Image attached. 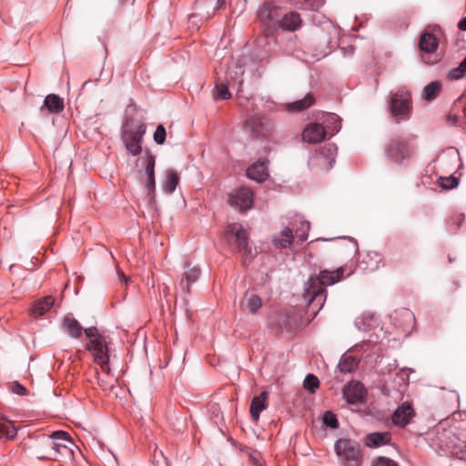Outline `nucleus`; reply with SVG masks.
<instances>
[{"label":"nucleus","instance_id":"423d86ee","mask_svg":"<svg viewBox=\"0 0 466 466\" xmlns=\"http://www.w3.org/2000/svg\"><path fill=\"white\" fill-rule=\"evenodd\" d=\"M279 9L274 6L272 4L268 3L265 4L259 10L258 17L261 20L267 21L268 23L274 24L275 22H279V26L283 30L288 31H295L301 25V18L299 13L297 12H289L283 15L280 20L279 16Z\"/></svg>","mask_w":466,"mask_h":466},{"label":"nucleus","instance_id":"c85d7f7f","mask_svg":"<svg viewBox=\"0 0 466 466\" xmlns=\"http://www.w3.org/2000/svg\"><path fill=\"white\" fill-rule=\"evenodd\" d=\"M315 103V97L311 93L307 94L302 99L289 103L287 106L289 111L300 112L308 109Z\"/></svg>","mask_w":466,"mask_h":466},{"label":"nucleus","instance_id":"37998d69","mask_svg":"<svg viewBox=\"0 0 466 466\" xmlns=\"http://www.w3.org/2000/svg\"><path fill=\"white\" fill-rule=\"evenodd\" d=\"M96 380H97V385L99 386V388L106 393H109L111 391V390L113 389V384L111 381H109L108 380H106V379H102L98 376V372L96 371Z\"/></svg>","mask_w":466,"mask_h":466},{"label":"nucleus","instance_id":"7c9ffc66","mask_svg":"<svg viewBox=\"0 0 466 466\" xmlns=\"http://www.w3.org/2000/svg\"><path fill=\"white\" fill-rule=\"evenodd\" d=\"M338 147L333 143H327L323 147L319 148V156L323 157L328 166L329 168L332 167L333 163L335 162V157L337 155Z\"/></svg>","mask_w":466,"mask_h":466},{"label":"nucleus","instance_id":"864d4df0","mask_svg":"<svg viewBox=\"0 0 466 466\" xmlns=\"http://www.w3.org/2000/svg\"><path fill=\"white\" fill-rule=\"evenodd\" d=\"M135 0H121L122 5H134Z\"/></svg>","mask_w":466,"mask_h":466},{"label":"nucleus","instance_id":"f8f14e48","mask_svg":"<svg viewBox=\"0 0 466 466\" xmlns=\"http://www.w3.org/2000/svg\"><path fill=\"white\" fill-rule=\"evenodd\" d=\"M415 416L416 411L412 403L410 401H403L392 413L391 421L397 427L405 428L413 422Z\"/></svg>","mask_w":466,"mask_h":466},{"label":"nucleus","instance_id":"bb28decb","mask_svg":"<svg viewBox=\"0 0 466 466\" xmlns=\"http://www.w3.org/2000/svg\"><path fill=\"white\" fill-rule=\"evenodd\" d=\"M17 433L13 422L0 413V439L13 440Z\"/></svg>","mask_w":466,"mask_h":466},{"label":"nucleus","instance_id":"58836bf2","mask_svg":"<svg viewBox=\"0 0 466 466\" xmlns=\"http://www.w3.org/2000/svg\"><path fill=\"white\" fill-rule=\"evenodd\" d=\"M75 444H67L65 443L59 449L56 451V460L58 461L62 458H71L73 456V447Z\"/></svg>","mask_w":466,"mask_h":466},{"label":"nucleus","instance_id":"473e14b6","mask_svg":"<svg viewBox=\"0 0 466 466\" xmlns=\"http://www.w3.org/2000/svg\"><path fill=\"white\" fill-rule=\"evenodd\" d=\"M441 86L442 85L440 81L431 82L423 88V98L427 101L434 100L439 96Z\"/></svg>","mask_w":466,"mask_h":466},{"label":"nucleus","instance_id":"de8ad7c7","mask_svg":"<svg viewBox=\"0 0 466 466\" xmlns=\"http://www.w3.org/2000/svg\"><path fill=\"white\" fill-rule=\"evenodd\" d=\"M458 26L460 30L466 31V17L460 21Z\"/></svg>","mask_w":466,"mask_h":466},{"label":"nucleus","instance_id":"a18cd8bd","mask_svg":"<svg viewBox=\"0 0 466 466\" xmlns=\"http://www.w3.org/2000/svg\"><path fill=\"white\" fill-rule=\"evenodd\" d=\"M11 390L14 393L21 395V396H23L26 393L25 387L17 381L14 382V384L11 387Z\"/></svg>","mask_w":466,"mask_h":466},{"label":"nucleus","instance_id":"c9c22d12","mask_svg":"<svg viewBox=\"0 0 466 466\" xmlns=\"http://www.w3.org/2000/svg\"><path fill=\"white\" fill-rule=\"evenodd\" d=\"M309 229V222L307 220H300V226L296 229V237L300 243L307 240Z\"/></svg>","mask_w":466,"mask_h":466},{"label":"nucleus","instance_id":"6ab92c4d","mask_svg":"<svg viewBox=\"0 0 466 466\" xmlns=\"http://www.w3.org/2000/svg\"><path fill=\"white\" fill-rule=\"evenodd\" d=\"M293 240V229L286 227L279 232V234L273 237L272 242L273 245L278 248H287L292 245Z\"/></svg>","mask_w":466,"mask_h":466},{"label":"nucleus","instance_id":"4c0bfd02","mask_svg":"<svg viewBox=\"0 0 466 466\" xmlns=\"http://www.w3.org/2000/svg\"><path fill=\"white\" fill-rule=\"evenodd\" d=\"M303 386L306 390L313 393L319 388V380L315 375L309 374L303 381Z\"/></svg>","mask_w":466,"mask_h":466},{"label":"nucleus","instance_id":"2eb2a0df","mask_svg":"<svg viewBox=\"0 0 466 466\" xmlns=\"http://www.w3.org/2000/svg\"><path fill=\"white\" fill-rule=\"evenodd\" d=\"M326 129L319 123H310L304 128L302 137L304 141L311 144L321 142L326 137Z\"/></svg>","mask_w":466,"mask_h":466},{"label":"nucleus","instance_id":"f257e3e1","mask_svg":"<svg viewBox=\"0 0 466 466\" xmlns=\"http://www.w3.org/2000/svg\"><path fill=\"white\" fill-rule=\"evenodd\" d=\"M427 441L438 454L466 461V423L449 428L441 423L427 433Z\"/></svg>","mask_w":466,"mask_h":466},{"label":"nucleus","instance_id":"412c9836","mask_svg":"<svg viewBox=\"0 0 466 466\" xmlns=\"http://www.w3.org/2000/svg\"><path fill=\"white\" fill-rule=\"evenodd\" d=\"M45 441L47 445H53L55 447V451L59 449L63 444H73V441L71 437L66 431H55L53 434L46 436Z\"/></svg>","mask_w":466,"mask_h":466},{"label":"nucleus","instance_id":"09e8293b","mask_svg":"<svg viewBox=\"0 0 466 466\" xmlns=\"http://www.w3.org/2000/svg\"><path fill=\"white\" fill-rule=\"evenodd\" d=\"M355 323L359 329H360V330L366 329L365 328H362V326H361V324L363 323V319H357Z\"/></svg>","mask_w":466,"mask_h":466},{"label":"nucleus","instance_id":"9d476101","mask_svg":"<svg viewBox=\"0 0 466 466\" xmlns=\"http://www.w3.org/2000/svg\"><path fill=\"white\" fill-rule=\"evenodd\" d=\"M439 46L437 37L431 33H423L420 35L419 46L421 52V58L425 64L434 65L439 57L434 55Z\"/></svg>","mask_w":466,"mask_h":466},{"label":"nucleus","instance_id":"6e6552de","mask_svg":"<svg viewBox=\"0 0 466 466\" xmlns=\"http://www.w3.org/2000/svg\"><path fill=\"white\" fill-rule=\"evenodd\" d=\"M389 108L391 116L397 119V122L408 120L412 110L410 92L399 90L392 94Z\"/></svg>","mask_w":466,"mask_h":466},{"label":"nucleus","instance_id":"ddd939ff","mask_svg":"<svg viewBox=\"0 0 466 466\" xmlns=\"http://www.w3.org/2000/svg\"><path fill=\"white\" fill-rule=\"evenodd\" d=\"M342 394L349 404L358 405L365 402L367 391L362 383L351 380L344 385Z\"/></svg>","mask_w":466,"mask_h":466},{"label":"nucleus","instance_id":"2f4dec72","mask_svg":"<svg viewBox=\"0 0 466 466\" xmlns=\"http://www.w3.org/2000/svg\"><path fill=\"white\" fill-rule=\"evenodd\" d=\"M46 435H42L37 439L38 445L43 448L42 451L37 452V457L41 460H56V453L55 451V447L53 445H47L45 437Z\"/></svg>","mask_w":466,"mask_h":466},{"label":"nucleus","instance_id":"393cba45","mask_svg":"<svg viewBox=\"0 0 466 466\" xmlns=\"http://www.w3.org/2000/svg\"><path fill=\"white\" fill-rule=\"evenodd\" d=\"M63 326L66 332L73 338L79 339L85 329L73 317L66 316L64 319Z\"/></svg>","mask_w":466,"mask_h":466},{"label":"nucleus","instance_id":"4468645a","mask_svg":"<svg viewBox=\"0 0 466 466\" xmlns=\"http://www.w3.org/2000/svg\"><path fill=\"white\" fill-rule=\"evenodd\" d=\"M227 233L234 236L238 252L247 256L251 254V248L248 246V234L240 224L233 223L228 225Z\"/></svg>","mask_w":466,"mask_h":466},{"label":"nucleus","instance_id":"ea45409f","mask_svg":"<svg viewBox=\"0 0 466 466\" xmlns=\"http://www.w3.org/2000/svg\"><path fill=\"white\" fill-rule=\"evenodd\" d=\"M323 423L330 429H337L339 427V420L337 416L332 411H325L323 415Z\"/></svg>","mask_w":466,"mask_h":466},{"label":"nucleus","instance_id":"9b49d317","mask_svg":"<svg viewBox=\"0 0 466 466\" xmlns=\"http://www.w3.org/2000/svg\"><path fill=\"white\" fill-rule=\"evenodd\" d=\"M254 201V194L252 190L247 187H239L234 189L228 197V203L231 207L238 208L241 212H245L252 208Z\"/></svg>","mask_w":466,"mask_h":466},{"label":"nucleus","instance_id":"a211bd4d","mask_svg":"<svg viewBox=\"0 0 466 466\" xmlns=\"http://www.w3.org/2000/svg\"><path fill=\"white\" fill-rule=\"evenodd\" d=\"M391 441V434L389 431L369 433L364 443L369 448H378L389 444Z\"/></svg>","mask_w":466,"mask_h":466},{"label":"nucleus","instance_id":"e433bc0d","mask_svg":"<svg viewBox=\"0 0 466 466\" xmlns=\"http://www.w3.org/2000/svg\"><path fill=\"white\" fill-rule=\"evenodd\" d=\"M145 162H146V167H145L146 177H155L156 157L148 152L147 154Z\"/></svg>","mask_w":466,"mask_h":466},{"label":"nucleus","instance_id":"a878e982","mask_svg":"<svg viewBox=\"0 0 466 466\" xmlns=\"http://www.w3.org/2000/svg\"><path fill=\"white\" fill-rule=\"evenodd\" d=\"M322 127L327 130L326 136H334L340 130V119L336 114H328L323 120Z\"/></svg>","mask_w":466,"mask_h":466},{"label":"nucleus","instance_id":"a19ab883","mask_svg":"<svg viewBox=\"0 0 466 466\" xmlns=\"http://www.w3.org/2000/svg\"><path fill=\"white\" fill-rule=\"evenodd\" d=\"M145 187L147 191V197L150 200H154L156 197V178L155 177H147Z\"/></svg>","mask_w":466,"mask_h":466},{"label":"nucleus","instance_id":"aec40b11","mask_svg":"<svg viewBox=\"0 0 466 466\" xmlns=\"http://www.w3.org/2000/svg\"><path fill=\"white\" fill-rule=\"evenodd\" d=\"M55 299L52 296H46L43 299H37L32 305L30 309L31 315L38 318L45 315L54 305Z\"/></svg>","mask_w":466,"mask_h":466},{"label":"nucleus","instance_id":"8fccbe9b","mask_svg":"<svg viewBox=\"0 0 466 466\" xmlns=\"http://www.w3.org/2000/svg\"><path fill=\"white\" fill-rule=\"evenodd\" d=\"M198 5H212V0H198Z\"/></svg>","mask_w":466,"mask_h":466},{"label":"nucleus","instance_id":"49530a36","mask_svg":"<svg viewBox=\"0 0 466 466\" xmlns=\"http://www.w3.org/2000/svg\"><path fill=\"white\" fill-rule=\"evenodd\" d=\"M225 4H226V0H217L215 5H210L212 7V12L211 13H209V12L207 13V18H210L211 16H213L215 12H216V10L223 7L225 5Z\"/></svg>","mask_w":466,"mask_h":466},{"label":"nucleus","instance_id":"dca6fc26","mask_svg":"<svg viewBox=\"0 0 466 466\" xmlns=\"http://www.w3.org/2000/svg\"><path fill=\"white\" fill-rule=\"evenodd\" d=\"M248 178L257 182H263L268 177V161L258 159L247 169Z\"/></svg>","mask_w":466,"mask_h":466},{"label":"nucleus","instance_id":"39448f33","mask_svg":"<svg viewBox=\"0 0 466 466\" xmlns=\"http://www.w3.org/2000/svg\"><path fill=\"white\" fill-rule=\"evenodd\" d=\"M334 451L343 466H361L363 462V450L354 440L349 438L337 440Z\"/></svg>","mask_w":466,"mask_h":466},{"label":"nucleus","instance_id":"1a4fd4ad","mask_svg":"<svg viewBox=\"0 0 466 466\" xmlns=\"http://www.w3.org/2000/svg\"><path fill=\"white\" fill-rule=\"evenodd\" d=\"M244 129L255 138L267 139L273 132V124L268 118L256 115L246 120Z\"/></svg>","mask_w":466,"mask_h":466},{"label":"nucleus","instance_id":"7ed1b4c3","mask_svg":"<svg viewBox=\"0 0 466 466\" xmlns=\"http://www.w3.org/2000/svg\"><path fill=\"white\" fill-rule=\"evenodd\" d=\"M88 339L86 350L92 352L94 361L98 364L106 374H109V354L107 338L101 335L96 327L85 329Z\"/></svg>","mask_w":466,"mask_h":466},{"label":"nucleus","instance_id":"cd10ccee","mask_svg":"<svg viewBox=\"0 0 466 466\" xmlns=\"http://www.w3.org/2000/svg\"><path fill=\"white\" fill-rule=\"evenodd\" d=\"M44 106L50 113L59 114L64 110V101L57 95L50 94L46 96Z\"/></svg>","mask_w":466,"mask_h":466},{"label":"nucleus","instance_id":"72a5a7b5","mask_svg":"<svg viewBox=\"0 0 466 466\" xmlns=\"http://www.w3.org/2000/svg\"><path fill=\"white\" fill-rule=\"evenodd\" d=\"M234 86H235V83H221V84H218L216 86V94H215V98L216 99H223V100H226V99H228L231 97V94L228 90V87L231 86L232 88H234Z\"/></svg>","mask_w":466,"mask_h":466},{"label":"nucleus","instance_id":"5701e85b","mask_svg":"<svg viewBox=\"0 0 466 466\" xmlns=\"http://www.w3.org/2000/svg\"><path fill=\"white\" fill-rule=\"evenodd\" d=\"M199 275H200V269L198 268L188 267L185 270V272L183 274V278L181 279L182 289L189 293L191 285L198 279Z\"/></svg>","mask_w":466,"mask_h":466},{"label":"nucleus","instance_id":"c03bdc74","mask_svg":"<svg viewBox=\"0 0 466 466\" xmlns=\"http://www.w3.org/2000/svg\"><path fill=\"white\" fill-rule=\"evenodd\" d=\"M372 466H398V463L392 459L380 456L373 461Z\"/></svg>","mask_w":466,"mask_h":466},{"label":"nucleus","instance_id":"3c124183","mask_svg":"<svg viewBox=\"0 0 466 466\" xmlns=\"http://www.w3.org/2000/svg\"><path fill=\"white\" fill-rule=\"evenodd\" d=\"M458 185V181L457 179L455 178H452V183L451 186H443L444 187H447V188H452V187H455L456 186Z\"/></svg>","mask_w":466,"mask_h":466},{"label":"nucleus","instance_id":"603ef678","mask_svg":"<svg viewBox=\"0 0 466 466\" xmlns=\"http://www.w3.org/2000/svg\"><path fill=\"white\" fill-rule=\"evenodd\" d=\"M242 85H243V80L240 79L238 82V87H237V92L239 93L241 90H242Z\"/></svg>","mask_w":466,"mask_h":466},{"label":"nucleus","instance_id":"c756f323","mask_svg":"<svg viewBox=\"0 0 466 466\" xmlns=\"http://www.w3.org/2000/svg\"><path fill=\"white\" fill-rule=\"evenodd\" d=\"M261 307L262 300L258 295L255 294L247 296L245 300L241 304L242 309L244 311H248L250 314H256Z\"/></svg>","mask_w":466,"mask_h":466},{"label":"nucleus","instance_id":"20e7f679","mask_svg":"<svg viewBox=\"0 0 466 466\" xmlns=\"http://www.w3.org/2000/svg\"><path fill=\"white\" fill-rule=\"evenodd\" d=\"M146 131L147 126L142 121L129 118L123 124L121 140L130 155L138 156L142 152L143 137Z\"/></svg>","mask_w":466,"mask_h":466},{"label":"nucleus","instance_id":"b1692460","mask_svg":"<svg viewBox=\"0 0 466 466\" xmlns=\"http://www.w3.org/2000/svg\"><path fill=\"white\" fill-rule=\"evenodd\" d=\"M360 360L348 353L341 356L340 360L338 364V369L342 373H350L357 369L359 366Z\"/></svg>","mask_w":466,"mask_h":466},{"label":"nucleus","instance_id":"79ce46f5","mask_svg":"<svg viewBox=\"0 0 466 466\" xmlns=\"http://www.w3.org/2000/svg\"><path fill=\"white\" fill-rule=\"evenodd\" d=\"M167 132L166 128L162 125H158L153 135L154 141L157 145H163L166 141Z\"/></svg>","mask_w":466,"mask_h":466},{"label":"nucleus","instance_id":"f704fd0d","mask_svg":"<svg viewBox=\"0 0 466 466\" xmlns=\"http://www.w3.org/2000/svg\"><path fill=\"white\" fill-rule=\"evenodd\" d=\"M466 74V57L461 61L460 66L449 71L448 77L451 80L462 78Z\"/></svg>","mask_w":466,"mask_h":466},{"label":"nucleus","instance_id":"f3484780","mask_svg":"<svg viewBox=\"0 0 466 466\" xmlns=\"http://www.w3.org/2000/svg\"><path fill=\"white\" fill-rule=\"evenodd\" d=\"M268 393L264 390L258 396H255L252 399L249 412L254 421H258L261 411L268 408Z\"/></svg>","mask_w":466,"mask_h":466},{"label":"nucleus","instance_id":"f03ea898","mask_svg":"<svg viewBox=\"0 0 466 466\" xmlns=\"http://www.w3.org/2000/svg\"><path fill=\"white\" fill-rule=\"evenodd\" d=\"M345 268L339 267L334 270L322 269L319 275L312 276L306 283L304 289V299L308 301L310 310L314 315L321 309L327 299V286H331L344 278Z\"/></svg>","mask_w":466,"mask_h":466},{"label":"nucleus","instance_id":"4be33fe9","mask_svg":"<svg viewBox=\"0 0 466 466\" xmlns=\"http://www.w3.org/2000/svg\"><path fill=\"white\" fill-rule=\"evenodd\" d=\"M180 177L177 171L173 169H168L166 172L165 178L162 182V188L167 194H172L178 183H179Z\"/></svg>","mask_w":466,"mask_h":466},{"label":"nucleus","instance_id":"0eeeda50","mask_svg":"<svg viewBox=\"0 0 466 466\" xmlns=\"http://www.w3.org/2000/svg\"><path fill=\"white\" fill-rule=\"evenodd\" d=\"M386 157L392 162L401 164L414 154V146L402 135L392 137L385 147Z\"/></svg>","mask_w":466,"mask_h":466}]
</instances>
